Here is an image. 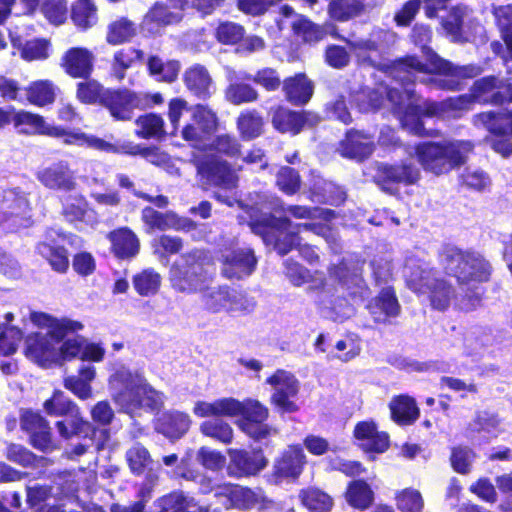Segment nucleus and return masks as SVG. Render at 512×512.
I'll list each match as a JSON object with an SVG mask.
<instances>
[{"label": "nucleus", "mask_w": 512, "mask_h": 512, "mask_svg": "<svg viewBox=\"0 0 512 512\" xmlns=\"http://www.w3.org/2000/svg\"><path fill=\"white\" fill-rule=\"evenodd\" d=\"M431 37L432 32L428 26H414L411 38L416 45L421 46L426 55V63L413 56L406 57L383 72L386 79L377 87L365 86L354 92L351 95L352 101L360 112L376 111L387 101L404 128L415 135H427L421 117L435 115L438 106L418 97L411 84L415 81L426 82V74L439 73L450 78H429L430 83L438 88L457 90L460 79L473 78L482 72L478 65L455 66L440 58L427 47Z\"/></svg>", "instance_id": "nucleus-1"}, {"label": "nucleus", "mask_w": 512, "mask_h": 512, "mask_svg": "<svg viewBox=\"0 0 512 512\" xmlns=\"http://www.w3.org/2000/svg\"><path fill=\"white\" fill-rule=\"evenodd\" d=\"M279 201L274 196L257 194L256 199L249 205L250 228L252 232L262 237L267 245H273L277 252L285 255L293 248H297L301 238L298 233L311 231L316 235H322L330 242V230L317 223L295 224L287 217H275L272 210L279 206Z\"/></svg>", "instance_id": "nucleus-2"}, {"label": "nucleus", "mask_w": 512, "mask_h": 512, "mask_svg": "<svg viewBox=\"0 0 512 512\" xmlns=\"http://www.w3.org/2000/svg\"><path fill=\"white\" fill-rule=\"evenodd\" d=\"M108 386L114 403L131 417L141 410H159L164 403L163 393L155 390L142 374L125 367L117 369L109 377Z\"/></svg>", "instance_id": "nucleus-3"}, {"label": "nucleus", "mask_w": 512, "mask_h": 512, "mask_svg": "<svg viewBox=\"0 0 512 512\" xmlns=\"http://www.w3.org/2000/svg\"><path fill=\"white\" fill-rule=\"evenodd\" d=\"M32 323L46 332H35L25 340V355L40 366L47 367L59 361L58 345L70 332L83 329V324L67 318L57 319L43 312L31 313Z\"/></svg>", "instance_id": "nucleus-4"}, {"label": "nucleus", "mask_w": 512, "mask_h": 512, "mask_svg": "<svg viewBox=\"0 0 512 512\" xmlns=\"http://www.w3.org/2000/svg\"><path fill=\"white\" fill-rule=\"evenodd\" d=\"M472 148L469 141H425L409 147L407 152L426 172L439 176L465 164Z\"/></svg>", "instance_id": "nucleus-5"}, {"label": "nucleus", "mask_w": 512, "mask_h": 512, "mask_svg": "<svg viewBox=\"0 0 512 512\" xmlns=\"http://www.w3.org/2000/svg\"><path fill=\"white\" fill-rule=\"evenodd\" d=\"M404 276L414 292L429 294L434 309L445 310L456 299L453 287L445 280L435 278L429 264L416 256L407 257Z\"/></svg>", "instance_id": "nucleus-6"}, {"label": "nucleus", "mask_w": 512, "mask_h": 512, "mask_svg": "<svg viewBox=\"0 0 512 512\" xmlns=\"http://www.w3.org/2000/svg\"><path fill=\"white\" fill-rule=\"evenodd\" d=\"M440 259L446 272L456 277L460 284L485 282L490 277L489 263L477 252L448 246L442 251Z\"/></svg>", "instance_id": "nucleus-7"}, {"label": "nucleus", "mask_w": 512, "mask_h": 512, "mask_svg": "<svg viewBox=\"0 0 512 512\" xmlns=\"http://www.w3.org/2000/svg\"><path fill=\"white\" fill-rule=\"evenodd\" d=\"M29 194L21 187L0 181V225L15 229L31 224Z\"/></svg>", "instance_id": "nucleus-8"}, {"label": "nucleus", "mask_w": 512, "mask_h": 512, "mask_svg": "<svg viewBox=\"0 0 512 512\" xmlns=\"http://www.w3.org/2000/svg\"><path fill=\"white\" fill-rule=\"evenodd\" d=\"M204 260L205 255L200 250L182 255L170 269L172 286L187 293L201 290L207 280Z\"/></svg>", "instance_id": "nucleus-9"}, {"label": "nucleus", "mask_w": 512, "mask_h": 512, "mask_svg": "<svg viewBox=\"0 0 512 512\" xmlns=\"http://www.w3.org/2000/svg\"><path fill=\"white\" fill-rule=\"evenodd\" d=\"M397 35L393 31L373 29L366 38L346 40L352 53L362 65L381 67L383 55L396 43Z\"/></svg>", "instance_id": "nucleus-10"}, {"label": "nucleus", "mask_w": 512, "mask_h": 512, "mask_svg": "<svg viewBox=\"0 0 512 512\" xmlns=\"http://www.w3.org/2000/svg\"><path fill=\"white\" fill-rule=\"evenodd\" d=\"M238 404L235 417L242 416L237 425L245 434L255 440H262L276 434L275 429L264 423L269 415L266 406L255 399H246L242 402L238 400Z\"/></svg>", "instance_id": "nucleus-11"}, {"label": "nucleus", "mask_w": 512, "mask_h": 512, "mask_svg": "<svg viewBox=\"0 0 512 512\" xmlns=\"http://www.w3.org/2000/svg\"><path fill=\"white\" fill-rule=\"evenodd\" d=\"M474 124L483 126L495 136H502L499 139L491 140V146L497 153L504 157L512 154V143L505 137L512 135V108L477 114L474 116Z\"/></svg>", "instance_id": "nucleus-12"}, {"label": "nucleus", "mask_w": 512, "mask_h": 512, "mask_svg": "<svg viewBox=\"0 0 512 512\" xmlns=\"http://www.w3.org/2000/svg\"><path fill=\"white\" fill-rule=\"evenodd\" d=\"M274 392L271 395V403L281 413H294L299 410L295 398L299 392V381L289 371L278 369L266 379Z\"/></svg>", "instance_id": "nucleus-13"}, {"label": "nucleus", "mask_w": 512, "mask_h": 512, "mask_svg": "<svg viewBox=\"0 0 512 512\" xmlns=\"http://www.w3.org/2000/svg\"><path fill=\"white\" fill-rule=\"evenodd\" d=\"M196 168L200 177L211 185L228 191L238 185V175L226 160L207 155L196 161Z\"/></svg>", "instance_id": "nucleus-14"}, {"label": "nucleus", "mask_w": 512, "mask_h": 512, "mask_svg": "<svg viewBox=\"0 0 512 512\" xmlns=\"http://www.w3.org/2000/svg\"><path fill=\"white\" fill-rule=\"evenodd\" d=\"M220 262L222 275L236 280L250 276L257 264L254 252L241 247L223 250Z\"/></svg>", "instance_id": "nucleus-15"}, {"label": "nucleus", "mask_w": 512, "mask_h": 512, "mask_svg": "<svg viewBox=\"0 0 512 512\" xmlns=\"http://www.w3.org/2000/svg\"><path fill=\"white\" fill-rule=\"evenodd\" d=\"M102 104L110 111L116 120H130L135 108H145L149 105V99L145 95L134 92L105 91L102 97Z\"/></svg>", "instance_id": "nucleus-16"}, {"label": "nucleus", "mask_w": 512, "mask_h": 512, "mask_svg": "<svg viewBox=\"0 0 512 512\" xmlns=\"http://www.w3.org/2000/svg\"><path fill=\"white\" fill-rule=\"evenodd\" d=\"M216 497H225L226 507H235L240 510L263 509L267 507L268 502L261 489L251 490L227 483L216 488Z\"/></svg>", "instance_id": "nucleus-17"}, {"label": "nucleus", "mask_w": 512, "mask_h": 512, "mask_svg": "<svg viewBox=\"0 0 512 512\" xmlns=\"http://www.w3.org/2000/svg\"><path fill=\"white\" fill-rule=\"evenodd\" d=\"M36 178L50 190L70 192L77 187L75 173L66 161H58L39 169Z\"/></svg>", "instance_id": "nucleus-18"}, {"label": "nucleus", "mask_w": 512, "mask_h": 512, "mask_svg": "<svg viewBox=\"0 0 512 512\" xmlns=\"http://www.w3.org/2000/svg\"><path fill=\"white\" fill-rule=\"evenodd\" d=\"M193 123L182 129V136L194 147L201 148L205 135L215 131L217 127L216 114L207 106L198 104L192 108Z\"/></svg>", "instance_id": "nucleus-19"}, {"label": "nucleus", "mask_w": 512, "mask_h": 512, "mask_svg": "<svg viewBox=\"0 0 512 512\" xmlns=\"http://www.w3.org/2000/svg\"><path fill=\"white\" fill-rule=\"evenodd\" d=\"M226 79L229 82L225 89V99L233 105L252 103L258 100V91L249 84L243 83L252 79V75L243 70L227 67Z\"/></svg>", "instance_id": "nucleus-20"}, {"label": "nucleus", "mask_w": 512, "mask_h": 512, "mask_svg": "<svg viewBox=\"0 0 512 512\" xmlns=\"http://www.w3.org/2000/svg\"><path fill=\"white\" fill-rule=\"evenodd\" d=\"M66 240V235L58 233L55 230L46 232L45 240L38 244L37 251L44 257L52 269L64 273L69 267V258L62 244Z\"/></svg>", "instance_id": "nucleus-21"}, {"label": "nucleus", "mask_w": 512, "mask_h": 512, "mask_svg": "<svg viewBox=\"0 0 512 512\" xmlns=\"http://www.w3.org/2000/svg\"><path fill=\"white\" fill-rule=\"evenodd\" d=\"M306 464V456L299 445L288 446L275 460L273 475L278 480H296Z\"/></svg>", "instance_id": "nucleus-22"}, {"label": "nucleus", "mask_w": 512, "mask_h": 512, "mask_svg": "<svg viewBox=\"0 0 512 512\" xmlns=\"http://www.w3.org/2000/svg\"><path fill=\"white\" fill-rule=\"evenodd\" d=\"M373 178L379 185L387 183L415 184L420 178V170L412 162L399 165L376 164Z\"/></svg>", "instance_id": "nucleus-23"}, {"label": "nucleus", "mask_w": 512, "mask_h": 512, "mask_svg": "<svg viewBox=\"0 0 512 512\" xmlns=\"http://www.w3.org/2000/svg\"><path fill=\"white\" fill-rule=\"evenodd\" d=\"M228 474L234 477L251 476L265 468L267 461L261 452L230 449Z\"/></svg>", "instance_id": "nucleus-24"}, {"label": "nucleus", "mask_w": 512, "mask_h": 512, "mask_svg": "<svg viewBox=\"0 0 512 512\" xmlns=\"http://www.w3.org/2000/svg\"><path fill=\"white\" fill-rule=\"evenodd\" d=\"M94 55L83 47L68 49L61 57L60 65L73 78H88L93 71Z\"/></svg>", "instance_id": "nucleus-25"}, {"label": "nucleus", "mask_w": 512, "mask_h": 512, "mask_svg": "<svg viewBox=\"0 0 512 512\" xmlns=\"http://www.w3.org/2000/svg\"><path fill=\"white\" fill-rule=\"evenodd\" d=\"M188 6L187 0H167L166 3L156 2L147 12L144 24L154 23L157 26L178 23Z\"/></svg>", "instance_id": "nucleus-26"}, {"label": "nucleus", "mask_w": 512, "mask_h": 512, "mask_svg": "<svg viewBox=\"0 0 512 512\" xmlns=\"http://www.w3.org/2000/svg\"><path fill=\"white\" fill-rule=\"evenodd\" d=\"M470 9L466 5H457L450 9L448 16L442 20L446 35L453 42L463 43L474 40V33L464 24Z\"/></svg>", "instance_id": "nucleus-27"}, {"label": "nucleus", "mask_w": 512, "mask_h": 512, "mask_svg": "<svg viewBox=\"0 0 512 512\" xmlns=\"http://www.w3.org/2000/svg\"><path fill=\"white\" fill-rule=\"evenodd\" d=\"M142 220L152 229L159 230H183L190 231L195 228V223L188 218L179 217L172 211L161 213L151 207L142 210Z\"/></svg>", "instance_id": "nucleus-28"}, {"label": "nucleus", "mask_w": 512, "mask_h": 512, "mask_svg": "<svg viewBox=\"0 0 512 512\" xmlns=\"http://www.w3.org/2000/svg\"><path fill=\"white\" fill-rule=\"evenodd\" d=\"M319 122V117L311 112H294L287 109H279L275 112L272 123L280 132L297 134L305 126H314Z\"/></svg>", "instance_id": "nucleus-29"}, {"label": "nucleus", "mask_w": 512, "mask_h": 512, "mask_svg": "<svg viewBox=\"0 0 512 512\" xmlns=\"http://www.w3.org/2000/svg\"><path fill=\"white\" fill-rule=\"evenodd\" d=\"M354 436L365 451L383 453L389 446L388 435L379 432L373 421L359 422L355 426Z\"/></svg>", "instance_id": "nucleus-30"}, {"label": "nucleus", "mask_w": 512, "mask_h": 512, "mask_svg": "<svg viewBox=\"0 0 512 512\" xmlns=\"http://www.w3.org/2000/svg\"><path fill=\"white\" fill-rule=\"evenodd\" d=\"M63 215L70 222H82L91 228L99 223L97 212L91 208L82 195H73L63 203Z\"/></svg>", "instance_id": "nucleus-31"}, {"label": "nucleus", "mask_w": 512, "mask_h": 512, "mask_svg": "<svg viewBox=\"0 0 512 512\" xmlns=\"http://www.w3.org/2000/svg\"><path fill=\"white\" fill-rule=\"evenodd\" d=\"M341 155L350 159L363 160L374 150L373 138L359 131H349L340 143Z\"/></svg>", "instance_id": "nucleus-32"}, {"label": "nucleus", "mask_w": 512, "mask_h": 512, "mask_svg": "<svg viewBox=\"0 0 512 512\" xmlns=\"http://www.w3.org/2000/svg\"><path fill=\"white\" fill-rule=\"evenodd\" d=\"M184 83L187 89L200 99H208L215 92V85L210 73L200 64L185 71Z\"/></svg>", "instance_id": "nucleus-33"}, {"label": "nucleus", "mask_w": 512, "mask_h": 512, "mask_svg": "<svg viewBox=\"0 0 512 512\" xmlns=\"http://www.w3.org/2000/svg\"><path fill=\"white\" fill-rule=\"evenodd\" d=\"M160 512H208L204 507L197 505L193 499H188L179 493H172L162 497L156 502ZM144 504L135 503L131 508L122 512H143Z\"/></svg>", "instance_id": "nucleus-34"}, {"label": "nucleus", "mask_w": 512, "mask_h": 512, "mask_svg": "<svg viewBox=\"0 0 512 512\" xmlns=\"http://www.w3.org/2000/svg\"><path fill=\"white\" fill-rule=\"evenodd\" d=\"M14 124L20 128L21 133L25 134H39L50 137L63 134L62 130L47 123L42 116L26 111H20L14 116Z\"/></svg>", "instance_id": "nucleus-35"}, {"label": "nucleus", "mask_w": 512, "mask_h": 512, "mask_svg": "<svg viewBox=\"0 0 512 512\" xmlns=\"http://www.w3.org/2000/svg\"><path fill=\"white\" fill-rule=\"evenodd\" d=\"M370 314L376 322L385 323L390 317H396L400 305L391 288H384L368 305Z\"/></svg>", "instance_id": "nucleus-36"}, {"label": "nucleus", "mask_w": 512, "mask_h": 512, "mask_svg": "<svg viewBox=\"0 0 512 512\" xmlns=\"http://www.w3.org/2000/svg\"><path fill=\"white\" fill-rule=\"evenodd\" d=\"M11 43L25 61H41L50 56L51 43L48 39L35 38L23 41L20 37L11 36Z\"/></svg>", "instance_id": "nucleus-37"}, {"label": "nucleus", "mask_w": 512, "mask_h": 512, "mask_svg": "<svg viewBox=\"0 0 512 512\" xmlns=\"http://www.w3.org/2000/svg\"><path fill=\"white\" fill-rule=\"evenodd\" d=\"M112 244V250L116 257L129 259L135 257L140 248L139 239L128 228H120L108 235Z\"/></svg>", "instance_id": "nucleus-38"}, {"label": "nucleus", "mask_w": 512, "mask_h": 512, "mask_svg": "<svg viewBox=\"0 0 512 512\" xmlns=\"http://www.w3.org/2000/svg\"><path fill=\"white\" fill-rule=\"evenodd\" d=\"M238 407V400L231 397L217 399L213 402L197 401L193 407V413L201 418L235 417Z\"/></svg>", "instance_id": "nucleus-39"}, {"label": "nucleus", "mask_w": 512, "mask_h": 512, "mask_svg": "<svg viewBox=\"0 0 512 512\" xmlns=\"http://www.w3.org/2000/svg\"><path fill=\"white\" fill-rule=\"evenodd\" d=\"M283 90L291 103L304 105L311 99L314 85L305 74L299 73L284 80Z\"/></svg>", "instance_id": "nucleus-40"}, {"label": "nucleus", "mask_w": 512, "mask_h": 512, "mask_svg": "<svg viewBox=\"0 0 512 512\" xmlns=\"http://www.w3.org/2000/svg\"><path fill=\"white\" fill-rule=\"evenodd\" d=\"M63 131L62 135L54 136L55 138H63V142L66 145H78V146H87L89 148H93L95 150L103 151V152H116L118 151L116 147L101 138H98L93 135H89L83 133L79 130L77 131H69L61 126H56Z\"/></svg>", "instance_id": "nucleus-41"}, {"label": "nucleus", "mask_w": 512, "mask_h": 512, "mask_svg": "<svg viewBox=\"0 0 512 512\" xmlns=\"http://www.w3.org/2000/svg\"><path fill=\"white\" fill-rule=\"evenodd\" d=\"M191 424L190 417L182 412H167L159 419L158 430L166 437L178 439L182 437L189 429Z\"/></svg>", "instance_id": "nucleus-42"}, {"label": "nucleus", "mask_w": 512, "mask_h": 512, "mask_svg": "<svg viewBox=\"0 0 512 512\" xmlns=\"http://www.w3.org/2000/svg\"><path fill=\"white\" fill-rule=\"evenodd\" d=\"M136 34V24L126 17H119L107 25L106 41L110 45H120L130 42Z\"/></svg>", "instance_id": "nucleus-43"}, {"label": "nucleus", "mask_w": 512, "mask_h": 512, "mask_svg": "<svg viewBox=\"0 0 512 512\" xmlns=\"http://www.w3.org/2000/svg\"><path fill=\"white\" fill-rule=\"evenodd\" d=\"M392 419L401 425L413 423L419 416V409L413 398L400 395L390 402Z\"/></svg>", "instance_id": "nucleus-44"}, {"label": "nucleus", "mask_w": 512, "mask_h": 512, "mask_svg": "<svg viewBox=\"0 0 512 512\" xmlns=\"http://www.w3.org/2000/svg\"><path fill=\"white\" fill-rule=\"evenodd\" d=\"M57 91V86L51 80H37L26 88V96L30 103L43 107L55 101Z\"/></svg>", "instance_id": "nucleus-45"}, {"label": "nucleus", "mask_w": 512, "mask_h": 512, "mask_svg": "<svg viewBox=\"0 0 512 512\" xmlns=\"http://www.w3.org/2000/svg\"><path fill=\"white\" fill-rule=\"evenodd\" d=\"M333 274L339 279L341 287L349 291L351 297L363 299L366 296L367 288L363 279L356 271L349 274V267L345 261L334 268Z\"/></svg>", "instance_id": "nucleus-46"}, {"label": "nucleus", "mask_w": 512, "mask_h": 512, "mask_svg": "<svg viewBox=\"0 0 512 512\" xmlns=\"http://www.w3.org/2000/svg\"><path fill=\"white\" fill-rule=\"evenodd\" d=\"M499 426L500 421L495 415L487 412H479L475 419L469 424L468 435L474 439L476 438L474 433H477L481 438L488 441L499 434Z\"/></svg>", "instance_id": "nucleus-47"}, {"label": "nucleus", "mask_w": 512, "mask_h": 512, "mask_svg": "<svg viewBox=\"0 0 512 512\" xmlns=\"http://www.w3.org/2000/svg\"><path fill=\"white\" fill-rule=\"evenodd\" d=\"M346 500L352 507L364 511L372 505L374 493L365 481L355 480L347 488Z\"/></svg>", "instance_id": "nucleus-48"}, {"label": "nucleus", "mask_w": 512, "mask_h": 512, "mask_svg": "<svg viewBox=\"0 0 512 512\" xmlns=\"http://www.w3.org/2000/svg\"><path fill=\"white\" fill-rule=\"evenodd\" d=\"M143 52L131 47L117 50L111 61V75L121 81L126 76V71L137 60L142 59Z\"/></svg>", "instance_id": "nucleus-49"}, {"label": "nucleus", "mask_w": 512, "mask_h": 512, "mask_svg": "<svg viewBox=\"0 0 512 512\" xmlns=\"http://www.w3.org/2000/svg\"><path fill=\"white\" fill-rule=\"evenodd\" d=\"M200 431L203 435L213 438L223 444H230L233 440V429L221 417L206 420L201 423Z\"/></svg>", "instance_id": "nucleus-50"}, {"label": "nucleus", "mask_w": 512, "mask_h": 512, "mask_svg": "<svg viewBox=\"0 0 512 512\" xmlns=\"http://www.w3.org/2000/svg\"><path fill=\"white\" fill-rule=\"evenodd\" d=\"M43 408L50 416H71L79 414V409L62 391H55L50 399H47Z\"/></svg>", "instance_id": "nucleus-51"}, {"label": "nucleus", "mask_w": 512, "mask_h": 512, "mask_svg": "<svg viewBox=\"0 0 512 512\" xmlns=\"http://www.w3.org/2000/svg\"><path fill=\"white\" fill-rule=\"evenodd\" d=\"M299 497L310 512H329L333 506L332 498L316 488L302 490Z\"/></svg>", "instance_id": "nucleus-52"}, {"label": "nucleus", "mask_w": 512, "mask_h": 512, "mask_svg": "<svg viewBox=\"0 0 512 512\" xmlns=\"http://www.w3.org/2000/svg\"><path fill=\"white\" fill-rule=\"evenodd\" d=\"M71 18L81 29H88L97 22V9L90 0H78L72 7Z\"/></svg>", "instance_id": "nucleus-53"}, {"label": "nucleus", "mask_w": 512, "mask_h": 512, "mask_svg": "<svg viewBox=\"0 0 512 512\" xmlns=\"http://www.w3.org/2000/svg\"><path fill=\"white\" fill-rule=\"evenodd\" d=\"M161 285V276L154 269L148 268L133 277V286L141 296H151L158 292Z\"/></svg>", "instance_id": "nucleus-54"}, {"label": "nucleus", "mask_w": 512, "mask_h": 512, "mask_svg": "<svg viewBox=\"0 0 512 512\" xmlns=\"http://www.w3.org/2000/svg\"><path fill=\"white\" fill-rule=\"evenodd\" d=\"M56 428L61 437L65 439L81 434H84V436L87 437L90 433L94 432L92 425L88 421L83 420L80 413L68 416L63 421H58L56 423Z\"/></svg>", "instance_id": "nucleus-55"}, {"label": "nucleus", "mask_w": 512, "mask_h": 512, "mask_svg": "<svg viewBox=\"0 0 512 512\" xmlns=\"http://www.w3.org/2000/svg\"><path fill=\"white\" fill-rule=\"evenodd\" d=\"M364 5L359 0H333L329 4V15L338 21H347L361 14Z\"/></svg>", "instance_id": "nucleus-56"}, {"label": "nucleus", "mask_w": 512, "mask_h": 512, "mask_svg": "<svg viewBox=\"0 0 512 512\" xmlns=\"http://www.w3.org/2000/svg\"><path fill=\"white\" fill-rule=\"evenodd\" d=\"M263 120L255 110H247L237 120L238 130L245 140L258 137L262 132Z\"/></svg>", "instance_id": "nucleus-57"}, {"label": "nucleus", "mask_w": 512, "mask_h": 512, "mask_svg": "<svg viewBox=\"0 0 512 512\" xmlns=\"http://www.w3.org/2000/svg\"><path fill=\"white\" fill-rule=\"evenodd\" d=\"M148 68L151 75L155 76L157 80L173 82L180 71V64L175 60L164 63L158 57H151L148 61Z\"/></svg>", "instance_id": "nucleus-58"}, {"label": "nucleus", "mask_w": 512, "mask_h": 512, "mask_svg": "<svg viewBox=\"0 0 512 512\" xmlns=\"http://www.w3.org/2000/svg\"><path fill=\"white\" fill-rule=\"evenodd\" d=\"M126 461L134 475H142L146 467L152 462L149 451L141 444L136 443L126 451Z\"/></svg>", "instance_id": "nucleus-59"}, {"label": "nucleus", "mask_w": 512, "mask_h": 512, "mask_svg": "<svg viewBox=\"0 0 512 512\" xmlns=\"http://www.w3.org/2000/svg\"><path fill=\"white\" fill-rule=\"evenodd\" d=\"M396 506L400 512H422L424 500L421 493L413 488L398 491L395 496Z\"/></svg>", "instance_id": "nucleus-60"}, {"label": "nucleus", "mask_w": 512, "mask_h": 512, "mask_svg": "<svg viewBox=\"0 0 512 512\" xmlns=\"http://www.w3.org/2000/svg\"><path fill=\"white\" fill-rule=\"evenodd\" d=\"M492 13L502 31V37L512 57V4L492 6Z\"/></svg>", "instance_id": "nucleus-61"}, {"label": "nucleus", "mask_w": 512, "mask_h": 512, "mask_svg": "<svg viewBox=\"0 0 512 512\" xmlns=\"http://www.w3.org/2000/svg\"><path fill=\"white\" fill-rule=\"evenodd\" d=\"M313 193L317 201L332 205H338L345 200V192L339 186L325 180L315 184Z\"/></svg>", "instance_id": "nucleus-62"}, {"label": "nucleus", "mask_w": 512, "mask_h": 512, "mask_svg": "<svg viewBox=\"0 0 512 512\" xmlns=\"http://www.w3.org/2000/svg\"><path fill=\"white\" fill-rule=\"evenodd\" d=\"M137 135L142 138L160 137L163 135V119L155 114L141 116L136 121Z\"/></svg>", "instance_id": "nucleus-63"}, {"label": "nucleus", "mask_w": 512, "mask_h": 512, "mask_svg": "<svg viewBox=\"0 0 512 512\" xmlns=\"http://www.w3.org/2000/svg\"><path fill=\"white\" fill-rule=\"evenodd\" d=\"M240 147L238 140L234 136L221 134L213 139L208 145L202 143V147L200 149L209 148L211 151H216L228 157H235L239 155Z\"/></svg>", "instance_id": "nucleus-64"}]
</instances>
